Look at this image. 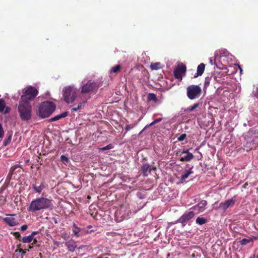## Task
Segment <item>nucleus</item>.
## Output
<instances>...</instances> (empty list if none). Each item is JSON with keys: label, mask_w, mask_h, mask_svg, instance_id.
I'll return each instance as SVG.
<instances>
[{"label": "nucleus", "mask_w": 258, "mask_h": 258, "mask_svg": "<svg viewBox=\"0 0 258 258\" xmlns=\"http://www.w3.org/2000/svg\"><path fill=\"white\" fill-rule=\"evenodd\" d=\"M58 218H55V217H53V218H52V219L53 220V221H54V223H55V224H56V223H58V222H57V220H58Z\"/></svg>", "instance_id": "09e8293b"}, {"label": "nucleus", "mask_w": 258, "mask_h": 258, "mask_svg": "<svg viewBox=\"0 0 258 258\" xmlns=\"http://www.w3.org/2000/svg\"><path fill=\"white\" fill-rule=\"evenodd\" d=\"M10 110V107L6 106L5 100L3 99H0V112L8 113Z\"/></svg>", "instance_id": "2eb2a0df"}, {"label": "nucleus", "mask_w": 258, "mask_h": 258, "mask_svg": "<svg viewBox=\"0 0 258 258\" xmlns=\"http://www.w3.org/2000/svg\"><path fill=\"white\" fill-rule=\"evenodd\" d=\"M210 78H206L205 82H204V87L205 88L207 87L209 84H210Z\"/></svg>", "instance_id": "f704fd0d"}, {"label": "nucleus", "mask_w": 258, "mask_h": 258, "mask_svg": "<svg viewBox=\"0 0 258 258\" xmlns=\"http://www.w3.org/2000/svg\"><path fill=\"white\" fill-rule=\"evenodd\" d=\"M72 231L73 232L74 235L75 236L78 237L81 236L80 233L81 231V229L80 228L78 227L76 224L75 223L73 225Z\"/></svg>", "instance_id": "412c9836"}, {"label": "nucleus", "mask_w": 258, "mask_h": 258, "mask_svg": "<svg viewBox=\"0 0 258 258\" xmlns=\"http://www.w3.org/2000/svg\"><path fill=\"white\" fill-rule=\"evenodd\" d=\"M61 203H64V201L59 202L60 208H62V204H61Z\"/></svg>", "instance_id": "8fccbe9b"}, {"label": "nucleus", "mask_w": 258, "mask_h": 258, "mask_svg": "<svg viewBox=\"0 0 258 258\" xmlns=\"http://www.w3.org/2000/svg\"><path fill=\"white\" fill-rule=\"evenodd\" d=\"M252 94L255 97L258 98V87H256L255 90H253Z\"/></svg>", "instance_id": "ea45409f"}, {"label": "nucleus", "mask_w": 258, "mask_h": 258, "mask_svg": "<svg viewBox=\"0 0 258 258\" xmlns=\"http://www.w3.org/2000/svg\"><path fill=\"white\" fill-rule=\"evenodd\" d=\"M182 154H186V155L180 158V161L182 162H189L191 161L194 157L192 153L188 152V150H183L181 152L180 155Z\"/></svg>", "instance_id": "ddd939ff"}, {"label": "nucleus", "mask_w": 258, "mask_h": 258, "mask_svg": "<svg viewBox=\"0 0 258 258\" xmlns=\"http://www.w3.org/2000/svg\"><path fill=\"white\" fill-rule=\"evenodd\" d=\"M205 69V64L203 63L200 64L197 68V73L194 75V77L195 78H197L199 76H201L203 74Z\"/></svg>", "instance_id": "f3484780"}, {"label": "nucleus", "mask_w": 258, "mask_h": 258, "mask_svg": "<svg viewBox=\"0 0 258 258\" xmlns=\"http://www.w3.org/2000/svg\"><path fill=\"white\" fill-rule=\"evenodd\" d=\"M121 70V66L119 64L116 65L114 67H113L111 70L110 72L111 73H117L119 72H120Z\"/></svg>", "instance_id": "bb28decb"}, {"label": "nucleus", "mask_w": 258, "mask_h": 258, "mask_svg": "<svg viewBox=\"0 0 258 258\" xmlns=\"http://www.w3.org/2000/svg\"><path fill=\"white\" fill-rule=\"evenodd\" d=\"M18 112L21 119L27 121L32 116V106L28 100H20L18 107Z\"/></svg>", "instance_id": "f03ea898"}, {"label": "nucleus", "mask_w": 258, "mask_h": 258, "mask_svg": "<svg viewBox=\"0 0 258 258\" xmlns=\"http://www.w3.org/2000/svg\"><path fill=\"white\" fill-rule=\"evenodd\" d=\"M32 186L35 191L37 193H40L45 188V185L43 183H41L39 185H37L36 184H33Z\"/></svg>", "instance_id": "aec40b11"}, {"label": "nucleus", "mask_w": 258, "mask_h": 258, "mask_svg": "<svg viewBox=\"0 0 258 258\" xmlns=\"http://www.w3.org/2000/svg\"><path fill=\"white\" fill-rule=\"evenodd\" d=\"M175 223H174V222H170V223H168V227H167V228H169L172 225H173V224H175Z\"/></svg>", "instance_id": "de8ad7c7"}, {"label": "nucleus", "mask_w": 258, "mask_h": 258, "mask_svg": "<svg viewBox=\"0 0 258 258\" xmlns=\"http://www.w3.org/2000/svg\"><path fill=\"white\" fill-rule=\"evenodd\" d=\"M14 235L17 237L19 238L20 237V234L18 232H15Z\"/></svg>", "instance_id": "a18cd8bd"}, {"label": "nucleus", "mask_w": 258, "mask_h": 258, "mask_svg": "<svg viewBox=\"0 0 258 258\" xmlns=\"http://www.w3.org/2000/svg\"><path fill=\"white\" fill-rule=\"evenodd\" d=\"M199 105H200V104L199 103H195L192 106L188 108L186 110L187 111L191 112V111H193L194 109H195L196 108H198L199 106Z\"/></svg>", "instance_id": "7c9ffc66"}, {"label": "nucleus", "mask_w": 258, "mask_h": 258, "mask_svg": "<svg viewBox=\"0 0 258 258\" xmlns=\"http://www.w3.org/2000/svg\"><path fill=\"white\" fill-rule=\"evenodd\" d=\"M135 126L134 124H128L126 125L125 129L126 131H129L130 129L133 128Z\"/></svg>", "instance_id": "a19ab883"}, {"label": "nucleus", "mask_w": 258, "mask_h": 258, "mask_svg": "<svg viewBox=\"0 0 258 258\" xmlns=\"http://www.w3.org/2000/svg\"><path fill=\"white\" fill-rule=\"evenodd\" d=\"M186 90L187 96L191 100L199 97L202 93V89L198 85H190L187 88Z\"/></svg>", "instance_id": "423d86ee"}, {"label": "nucleus", "mask_w": 258, "mask_h": 258, "mask_svg": "<svg viewBox=\"0 0 258 258\" xmlns=\"http://www.w3.org/2000/svg\"><path fill=\"white\" fill-rule=\"evenodd\" d=\"M52 202V200L46 198H37L31 202L29 206V210H43L50 208L53 205Z\"/></svg>", "instance_id": "7ed1b4c3"}, {"label": "nucleus", "mask_w": 258, "mask_h": 258, "mask_svg": "<svg viewBox=\"0 0 258 258\" xmlns=\"http://www.w3.org/2000/svg\"><path fill=\"white\" fill-rule=\"evenodd\" d=\"M63 97L67 103H73L77 97L76 89L70 86L66 87L63 90Z\"/></svg>", "instance_id": "20e7f679"}, {"label": "nucleus", "mask_w": 258, "mask_h": 258, "mask_svg": "<svg viewBox=\"0 0 258 258\" xmlns=\"http://www.w3.org/2000/svg\"><path fill=\"white\" fill-rule=\"evenodd\" d=\"M255 254H254L253 255H252L251 256H250L249 258H255Z\"/></svg>", "instance_id": "3c124183"}, {"label": "nucleus", "mask_w": 258, "mask_h": 258, "mask_svg": "<svg viewBox=\"0 0 258 258\" xmlns=\"http://www.w3.org/2000/svg\"><path fill=\"white\" fill-rule=\"evenodd\" d=\"M186 137V135L185 134H181L179 137L178 138V140L180 142L183 141Z\"/></svg>", "instance_id": "e433bc0d"}, {"label": "nucleus", "mask_w": 258, "mask_h": 258, "mask_svg": "<svg viewBox=\"0 0 258 258\" xmlns=\"http://www.w3.org/2000/svg\"><path fill=\"white\" fill-rule=\"evenodd\" d=\"M207 222L208 220L206 218L203 217H198L196 220V222L200 225H202L206 223Z\"/></svg>", "instance_id": "393cba45"}, {"label": "nucleus", "mask_w": 258, "mask_h": 258, "mask_svg": "<svg viewBox=\"0 0 258 258\" xmlns=\"http://www.w3.org/2000/svg\"><path fill=\"white\" fill-rule=\"evenodd\" d=\"M97 258H109L108 254V253H105V254H102L101 255H99Z\"/></svg>", "instance_id": "79ce46f5"}, {"label": "nucleus", "mask_w": 258, "mask_h": 258, "mask_svg": "<svg viewBox=\"0 0 258 258\" xmlns=\"http://www.w3.org/2000/svg\"><path fill=\"white\" fill-rule=\"evenodd\" d=\"M25 253V252L23 251V253Z\"/></svg>", "instance_id": "864d4df0"}, {"label": "nucleus", "mask_w": 258, "mask_h": 258, "mask_svg": "<svg viewBox=\"0 0 258 258\" xmlns=\"http://www.w3.org/2000/svg\"><path fill=\"white\" fill-rule=\"evenodd\" d=\"M87 228H88V230H85V233H91V232H94V230H93V229H92V226H91V225L88 226L87 227Z\"/></svg>", "instance_id": "4c0bfd02"}, {"label": "nucleus", "mask_w": 258, "mask_h": 258, "mask_svg": "<svg viewBox=\"0 0 258 258\" xmlns=\"http://www.w3.org/2000/svg\"><path fill=\"white\" fill-rule=\"evenodd\" d=\"M38 233L37 231H34L31 233V234L30 235V236H32V237L33 238L34 235L37 234Z\"/></svg>", "instance_id": "c03bdc74"}, {"label": "nucleus", "mask_w": 258, "mask_h": 258, "mask_svg": "<svg viewBox=\"0 0 258 258\" xmlns=\"http://www.w3.org/2000/svg\"><path fill=\"white\" fill-rule=\"evenodd\" d=\"M98 88V85L96 83L89 80L86 84L82 85L81 87V93L82 94L90 93L97 89Z\"/></svg>", "instance_id": "6e6552de"}, {"label": "nucleus", "mask_w": 258, "mask_h": 258, "mask_svg": "<svg viewBox=\"0 0 258 258\" xmlns=\"http://www.w3.org/2000/svg\"><path fill=\"white\" fill-rule=\"evenodd\" d=\"M28 228V226L27 225H23V226H21V231H24L25 230H26Z\"/></svg>", "instance_id": "37998d69"}, {"label": "nucleus", "mask_w": 258, "mask_h": 258, "mask_svg": "<svg viewBox=\"0 0 258 258\" xmlns=\"http://www.w3.org/2000/svg\"><path fill=\"white\" fill-rule=\"evenodd\" d=\"M148 101H154L156 102L158 100L156 95L154 93H149L147 96Z\"/></svg>", "instance_id": "a878e982"}, {"label": "nucleus", "mask_w": 258, "mask_h": 258, "mask_svg": "<svg viewBox=\"0 0 258 258\" xmlns=\"http://www.w3.org/2000/svg\"><path fill=\"white\" fill-rule=\"evenodd\" d=\"M33 239V238L32 237V236L30 235L24 236L22 238V241L24 243H30L32 241Z\"/></svg>", "instance_id": "cd10ccee"}, {"label": "nucleus", "mask_w": 258, "mask_h": 258, "mask_svg": "<svg viewBox=\"0 0 258 258\" xmlns=\"http://www.w3.org/2000/svg\"><path fill=\"white\" fill-rule=\"evenodd\" d=\"M68 112H62V113H61L60 114L57 115L53 117L50 118L49 119V122H53V121L58 120L61 118H64V117H67L68 116Z\"/></svg>", "instance_id": "a211bd4d"}, {"label": "nucleus", "mask_w": 258, "mask_h": 258, "mask_svg": "<svg viewBox=\"0 0 258 258\" xmlns=\"http://www.w3.org/2000/svg\"><path fill=\"white\" fill-rule=\"evenodd\" d=\"M207 202L205 200H202L198 204L196 205L194 207V210H202L206 208ZM192 209V208H191Z\"/></svg>", "instance_id": "6ab92c4d"}, {"label": "nucleus", "mask_w": 258, "mask_h": 258, "mask_svg": "<svg viewBox=\"0 0 258 258\" xmlns=\"http://www.w3.org/2000/svg\"><path fill=\"white\" fill-rule=\"evenodd\" d=\"M235 202L234 200L231 199L225 201L224 203H221L220 205L223 209H226L232 207L234 205Z\"/></svg>", "instance_id": "dca6fc26"}, {"label": "nucleus", "mask_w": 258, "mask_h": 258, "mask_svg": "<svg viewBox=\"0 0 258 258\" xmlns=\"http://www.w3.org/2000/svg\"><path fill=\"white\" fill-rule=\"evenodd\" d=\"M195 216V213L193 211H190L188 212H185L182 216H181L178 220L174 222V223H180L182 226H185L186 223L192 219Z\"/></svg>", "instance_id": "1a4fd4ad"}, {"label": "nucleus", "mask_w": 258, "mask_h": 258, "mask_svg": "<svg viewBox=\"0 0 258 258\" xmlns=\"http://www.w3.org/2000/svg\"><path fill=\"white\" fill-rule=\"evenodd\" d=\"M162 68L161 63L159 62H152L150 64V68L152 70H158Z\"/></svg>", "instance_id": "b1692460"}, {"label": "nucleus", "mask_w": 258, "mask_h": 258, "mask_svg": "<svg viewBox=\"0 0 258 258\" xmlns=\"http://www.w3.org/2000/svg\"><path fill=\"white\" fill-rule=\"evenodd\" d=\"M82 103H80L77 107H74L72 108V110L75 111H77L80 109L82 106Z\"/></svg>", "instance_id": "58836bf2"}, {"label": "nucleus", "mask_w": 258, "mask_h": 258, "mask_svg": "<svg viewBox=\"0 0 258 258\" xmlns=\"http://www.w3.org/2000/svg\"><path fill=\"white\" fill-rule=\"evenodd\" d=\"M13 133L9 132L7 134V139L4 141L3 145L4 146H8L11 142Z\"/></svg>", "instance_id": "5701e85b"}, {"label": "nucleus", "mask_w": 258, "mask_h": 258, "mask_svg": "<svg viewBox=\"0 0 258 258\" xmlns=\"http://www.w3.org/2000/svg\"><path fill=\"white\" fill-rule=\"evenodd\" d=\"M65 245L67 247L68 250L71 252L74 251L77 247L76 242L72 239L67 241L65 243Z\"/></svg>", "instance_id": "4468645a"}, {"label": "nucleus", "mask_w": 258, "mask_h": 258, "mask_svg": "<svg viewBox=\"0 0 258 258\" xmlns=\"http://www.w3.org/2000/svg\"><path fill=\"white\" fill-rule=\"evenodd\" d=\"M112 148V145L109 144V145H107L105 147H102V148H100V150H101V151H105V150H110Z\"/></svg>", "instance_id": "473e14b6"}, {"label": "nucleus", "mask_w": 258, "mask_h": 258, "mask_svg": "<svg viewBox=\"0 0 258 258\" xmlns=\"http://www.w3.org/2000/svg\"><path fill=\"white\" fill-rule=\"evenodd\" d=\"M9 215L10 217L3 218V221L11 227L18 225L19 223L18 220L13 217V216H15L16 215L11 214Z\"/></svg>", "instance_id": "f8f14e48"}, {"label": "nucleus", "mask_w": 258, "mask_h": 258, "mask_svg": "<svg viewBox=\"0 0 258 258\" xmlns=\"http://www.w3.org/2000/svg\"><path fill=\"white\" fill-rule=\"evenodd\" d=\"M252 241V239L250 238H248V239H247V238H243L241 241H240V243L241 245H246L247 244V243L250 242Z\"/></svg>", "instance_id": "c756f323"}, {"label": "nucleus", "mask_w": 258, "mask_h": 258, "mask_svg": "<svg viewBox=\"0 0 258 258\" xmlns=\"http://www.w3.org/2000/svg\"><path fill=\"white\" fill-rule=\"evenodd\" d=\"M60 160L63 162H68L69 161V158L64 155H61L60 156Z\"/></svg>", "instance_id": "72a5a7b5"}, {"label": "nucleus", "mask_w": 258, "mask_h": 258, "mask_svg": "<svg viewBox=\"0 0 258 258\" xmlns=\"http://www.w3.org/2000/svg\"><path fill=\"white\" fill-rule=\"evenodd\" d=\"M137 196L139 199H144L145 198L146 194L145 193V191H138L137 194Z\"/></svg>", "instance_id": "2f4dec72"}, {"label": "nucleus", "mask_w": 258, "mask_h": 258, "mask_svg": "<svg viewBox=\"0 0 258 258\" xmlns=\"http://www.w3.org/2000/svg\"><path fill=\"white\" fill-rule=\"evenodd\" d=\"M38 90L34 87L29 86L27 87L21 96L20 100H29L33 99L38 94Z\"/></svg>", "instance_id": "39448f33"}, {"label": "nucleus", "mask_w": 258, "mask_h": 258, "mask_svg": "<svg viewBox=\"0 0 258 258\" xmlns=\"http://www.w3.org/2000/svg\"><path fill=\"white\" fill-rule=\"evenodd\" d=\"M192 167H191L189 170H185L181 176V180L182 182H183L185 180V179L189 176V175L193 173V171L191 170Z\"/></svg>", "instance_id": "4be33fe9"}, {"label": "nucleus", "mask_w": 258, "mask_h": 258, "mask_svg": "<svg viewBox=\"0 0 258 258\" xmlns=\"http://www.w3.org/2000/svg\"><path fill=\"white\" fill-rule=\"evenodd\" d=\"M127 211H115L114 214L115 220L117 222H120L124 219L128 218L127 215H126Z\"/></svg>", "instance_id": "9b49d317"}, {"label": "nucleus", "mask_w": 258, "mask_h": 258, "mask_svg": "<svg viewBox=\"0 0 258 258\" xmlns=\"http://www.w3.org/2000/svg\"><path fill=\"white\" fill-rule=\"evenodd\" d=\"M4 136V131L3 126L1 124V123H0V138L1 139L2 138H3Z\"/></svg>", "instance_id": "c9c22d12"}, {"label": "nucleus", "mask_w": 258, "mask_h": 258, "mask_svg": "<svg viewBox=\"0 0 258 258\" xmlns=\"http://www.w3.org/2000/svg\"><path fill=\"white\" fill-rule=\"evenodd\" d=\"M186 71V67L182 63L178 64L174 69L173 74L174 77L181 81L182 77L185 75Z\"/></svg>", "instance_id": "0eeeda50"}, {"label": "nucleus", "mask_w": 258, "mask_h": 258, "mask_svg": "<svg viewBox=\"0 0 258 258\" xmlns=\"http://www.w3.org/2000/svg\"><path fill=\"white\" fill-rule=\"evenodd\" d=\"M162 120V119L161 118H157L155 120H154L153 121H152L151 123H150L149 124H147L145 127V128H144L145 129L149 126H152L159 122H160L161 120Z\"/></svg>", "instance_id": "c85d7f7f"}, {"label": "nucleus", "mask_w": 258, "mask_h": 258, "mask_svg": "<svg viewBox=\"0 0 258 258\" xmlns=\"http://www.w3.org/2000/svg\"><path fill=\"white\" fill-rule=\"evenodd\" d=\"M91 198V197L90 196H88V199H90Z\"/></svg>", "instance_id": "603ef678"}, {"label": "nucleus", "mask_w": 258, "mask_h": 258, "mask_svg": "<svg viewBox=\"0 0 258 258\" xmlns=\"http://www.w3.org/2000/svg\"><path fill=\"white\" fill-rule=\"evenodd\" d=\"M55 109L56 105L53 102L45 101L38 106L37 114L41 118H45L50 116Z\"/></svg>", "instance_id": "f257e3e1"}, {"label": "nucleus", "mask_w": 258, "mask_h": 258, "mask_svg": "<svg viewBox=\"0 0 258 258\" xmlns=\"http://www.w3.org/2000/svg\"><path fill=\"white\" fill-rule=\"evenodd\" d=\"M156 170V167L150 165L148 163L143 164L141 167V171L144 176H148L152 171Z\"/></svg>", "instance_id": "9d476101"}, {"label": "nucleus", "mask_w": 258, "mask_h": 258, "mask_svg": "<svg viewBox=\"0 0 258 258\" xmlns=\"http://www.w3.org/2000/svg\"><path fill=\"white\" fill-rule=\"evenodd\" d=\"M4 193V190H0V197H2L4 198V200H5V198L4 197V196L3 195Z\"/></svg>", "instance_id": "49530a36"}]
</instances>
